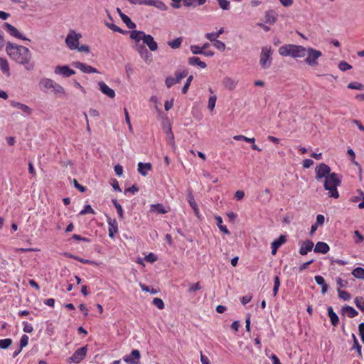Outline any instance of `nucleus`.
I'll use <instances>...</instances> for the list:
<instances>
[{
  "mask_svg": "<svg viewBox=\"0 0 364 364\" xmlns=\"http://www.w3.org/2000/svg\"><path fill=\"white\" fill-rule=\"evenodd\" d=\"M73 65L75 68L80 70L82 72L85 73H98L96 68L81 62H74Z\"/></svg>",
  "mask_w": 364,
  "mask_h": 364,
  "instance_id": "9b49d317",
  "label": "nucleus"
},
{
  "mask_svg": "<svg viewBox=\"0 0 364 364\" xmlns=\"http://www.w3.org/2000/svg\"><path fill=\"white\" fill-rule=\"evenodd\" d=\"M154 6L159 9H164L165 4L159 0H141V5Z\"/></svg>",
  "mask_w": 364,
  "mask_h": 364,
  "instance_id": "5701e85b",
  "label": "nucleus"
},
{
  "mask_svg": "<svg viewBox=\"0 0 364 364\" xmlns=\"http://www.w3.org/2000/svg\"><path fill=\"white\" fill-rule=\"evenodd\" d=\"M215 218L216 220L217 225H218V228L220 229V230L226 235H230V232L228 230V229L227 228V227L225 225H223L222 218L220 216L218 215V216H215Z\"/></svg>",
  "mask_w": 364,
  "mask_h": 364,
  "instance_id": "473e14b6",
  "label": "nucleus"
},
{
  "mask_svg": "<svg viewBox=\"0 0 364 364\" xmlns=\"http://www.w3.org/2000/svg\"><path fill=\"white\" fill-rule=\"evenodd\" d=\"M342 314L347 315L349 318H354L358 314V312L353 307L346 306L342 309Z\"/></svg>",
  "mask_w": 364,
  "mask_h": 364,
  "instance_id": "a878e982",
  "label": "nucleus"
},
{
  "mask_svg": "<svg viewBox=\"0 0 364 364\" xmlns=\"http://www.w3.org/2000/svg\"><path fill=\"white\" fill-rule=\"evenodd\" d=\"M10 105L13 107H16L22 111V112L26 115H30L32 113V109L26 105L18 102L14 100L10 101Z\"/></svg>",
  "mask_w": 364,
  "mask_h": 364,
  "instance_id": "f3484780",
  "label": "nucleus"
},
{
  "mask_svg": "<svg viewBox=\"0 0 364 364\" xmlns=\"http://www.w3.org/2000/svg\"><path fill=\"white\" fill-rule=\"evenodd\" d=\"M140 359V352L138 350H133L130 356L125 355L123 360L128 364H138Z\"/></svg>",
  "mask_w": 364,
  "mask_h": 364,
  "instance_id": "f8f14e48",
  "label": "nucleus"
},
{
  "mask_svg": "<svg viewBox=\"0 0 364 364\" xmlns=\"http://www.w3.org/2000/svg\"><path fill=\"white\" fill-rule=\"evenodd\" d=\"M220 7L223 10H229L230 7V2L228 0H217Z\"/></svg>",
  "mask_w": 364,
  "mask_h": 364,
  "instance_id": "de8ad7c7",
  "label": "nucleus"
},
{
  "mask_svg": "<svg viewBox=\"0 0 364 364\" xmlns=\"http://www.w3.org/2000/svg\"><path fill=\"white\" fill-rule=\"evenodd\" d=\"M353 346L352 349L355 348L356 350V351L358 352V355L360 357H362L361 346L359 344V343L354 334H353Z\"/></svg>",
  "mask_w": 364,
  "mask_h": 364,
  "instance_id": "c03bdc74",
  "label": "nucleus"
},
{
  "mask_svg": "<svg viewBox=\"0 0 364 364\" xmlns=\"http://www.w3.org/2000/svg\"><path fill=\"white\" fill-rule=\"evenodd\" d=\"M55 95L61 94L65 95V90L60 84L55 82L53 88H52Z\"/></svg>",
  "mask_w": 364,
  "mask_h": 364,
  "instance_id": "58836bf2",
  "label": "nucleus"
},
{
  "mask_svg": "<svg viewBox=\"0 0 364 364\" xmlns=\"http://www.w3.org/2000/svg\"><path fill=\"white\" fill-rule=\"evenodd\" d=\"M330 250L328 245L324 242H318L314 247V252L316 253L326 254Z\"/></svg>",
  "mask_w": 364,
  "mask_h": 364,
  "instance_id": "412c9836",
  "label": "nucleus"
},
{
  "mask_svg": "<svg viewBox=\"0 0 364 364\" xmlns=\"http://www.w3.org/2000/svg\"><path fill=\"white\" fill-rule=\"evenodd\" d=\"M272 51L271 47H264L260 54L259 63L262 68L266 69L271 65V55Z\"/></svg>",
  "mask_w": 364,
  "mask_h": 364,
  "instance_id": "423d86ee",
  "label": "nucleus"
},
{
  "mask_svg": "<svg viewBox=\"0 0 364 364\" xmlns=\"http://www.w3.org/2000/svg\"><path fill=\"white\" fill-rule=\"evenodd\" d=\"M223 83L226 89L232 90L236 87L237 81L231 77H226L223 79Z\"/></svg>",
  "mask_w": 364,
  "mask_h": 364,
  "instance_id": "4be33fe9",
  "label": "nucleus"
},
{
  "mask_svg": "<svg viewBox=\"0 0 364 364\" xmlns=\"http://www.w3.org/2000/svg\"><path fill=\"white\" fill-rule=\"evenodd\" d=\"M191 50L193 54H202L203 53V48L198 46H191Z\"/></svg>",
  "mask_w": 364,
  "mask_h": 364,
  "instance_id": "052dcab7",
  "label": "nucleus"
},
{
  "mask_svg": "<svg viewBox=\"0 0 364 364\" xmlns=\"http://www.w3.org/2000/svg\"><path fill=\"white\" fill-rule=\"evenodd\" d=\"M348 88L351 90H364V85L358 82H352L348 85Z\"/></svg>",
  "mask_w": 364,
  "mask_h": 364,
  "instance_id": "4c0bfd02",
  "label": "nucleus"
},
{
  "mask_svg": "<svg viewBox=\"0 0 364 364\" xmlns=\"http://www.w3.org/2000/svg\"><path fill=\"white\" fill-rule=\"evenodd\" d=\"M87 354V347L84 346L77 349L73 355L68 358V361L70 363H79L81 360H82Z\"/></svg>",
  "mask_w": 364,
  "mask_h": 364,
  "instance_id": "0eeeda50",
  "label": "nucleus"
},
{
  "mask_svg": "<svg viewBox=\"0 0 364 364\" xmlns=\"http://www.w3.org/2000/svg\"><path fill=\"white\" fill-rule=\"evenodd\" d=\"M55 74L60 75L63 77H70L75 73V70L70 69L68 65H58L55 68Z\"/></svg>",
  "mask_w": 364,
  "mask_h": 364,
  "instance_id": "1a4fd4ad",
  "label": "nucleus"
},
{
  "mask_svg": "<svg viewBox=\"0 0 364 364\" xmlns=\"http://www.w3.org/2000/svg\"><path fill=\"white\" fill-rule=\"evenodd\" d=\"M151 169L152 166L150 163L139 162L138 164V171L143 176H147L148 172L150 171Z\"/></svg>",
  "mask_w": 364,
  "mask_h": 364,
  "instance_id": "aec40b11",
  "label": "nucleus"
},
{
  "mask_svg": "<svg viewBox=\"0 0 364 364\" xmlns=\"http://www.w3.org/2000/svg\"><path fill=\"white\" fill-rule=\"evenodd\" d=\"M150 210L159 214H166L168 211L161 203L151 205Z\"/></svg>",
  "mask_w": 364,
  "mask_h": 364,
  "instance_id": "c85d7f7f",
  "label": "nucleus"
},
{
  "mask_svg": "<svg viewBox=\"0 0 364 364\" xmlns=\"http://www.w3.org/2000/svg\"><path fill=\"white\" fill-rule=\"evenodd\" d=\"M188 75L187 70H183L181 72H176L175 73V79L177 82V83H179L182 79L186 77Z\"/></svg>",
  "mask_w": 364,
  "mask_h": 364,
  "instance_id": "49530a36",
  "label": "nucleus"
},
{
  "mask_svg": "<svg viewBox=\"0 0 364 364\" xmlns=\"http://www.w3.org/2000/svg\"><path fill=\"white\" fill-rule=\"evenodd\" d=\"M121 18L122 21L126 24L128 28L134 29L136 28V24L126 14L121 15Z\"/></svg>",
  "mask_w": 364,
  "mask_h": 364,
  "instance_id": "72a5a7b5",
  "label": "nucleus"
},
{
  "mask_svg": "<svg viewBox=\"0 0 364 364\" xmlns=\"http://www.w3.org/2000/svg\"><path fill=\"white\" fill-rule=\"evenodd\" d=\"M292 48L293 44H287L282 46L279 48V53L282 56H291Z\"/></svg>",
  "mask_w": 364,
  "mask_h": 364,
  "instance_id": "393cba45",
  "label": "nucleus"
},
{
  "mask_svg": "<svg viewBox=\"0 0 364 364\" xmlns=\"http://www.w3.org/2000/svg\"><path fill=\"white\" fill-rule=\"evenodd\" d=\"M144 44H146L150 50L155 51L158 48L157 43L154 41V38L149 35L146 34L143 41Z\"/></svg>",
  "mask_w": 364,
  "mask_h": 364,
  "instance_id": "6ab92c4d",
  "label": "nucleus"
},
{
  "mask_svg": "<svg viewBox=\"0 0 364 364\" xmlns=\"http://www.w3.org/2000/svg\"><path fill=\"white\" fill-rule=\"evenodd\" d=\"M136 50L140 54L141 57L143 58H146L149 56V52L146 47L144 45H138L136 46Z\"/></svg>",
  "mask_w": 364,
  "mask_h": 364,
  "instance_id": "e433bc0d",
  "label": "nucleus"
},
{
  "mask_svg": "<svg viewBox=\"0 0 364 364\" xmlns=\"http://www.w3.org/2000/svg\"><path fill=\"white\" fill-rule=\"evenodd\" d=\"M314 242L311 240H306L300 242L299 254L306 255L311 252L314 247Z\"/></svg>",
  "mask_w": 364,
  "mask_h": 364,
  "instance_id": "ddd939ff",
  "label": "nucleus"
},
{
  "mask_svg": "<svg viewBox=\"0 0 364 364\" xmlns=\"http://www.w3.org/2000/svg\"><path fill=\"white\" fill-rule=\"evenodd\" d=\"M4 30L9 33L11 36H14L16 38L23 40V41H29L28 38L24 37L16 28L9 23H4Z\"/></svg>",
  "mask_w": 364,
  "mask_h": 364,
  "instance_id": "6e6552de",
  "label": "nucleus"
},
{
  "mask_svg": "<svg viewBox=\"0 0 364 364\" xmlns=\"http://www.w3.org/2000/svg\"><path fill=\"white\" fill-rule=\"evenodd\" d=\"M193 79V75H190L187 78L186 82V84L183 85V87L182 88V93L183 94H186L188 92V90L189 88V86H190Z\"/></svg>",
  "mask_w": 364,
  "mask_h": 364,
  "instance_id": "5fc2aeb1",
  "label": "nucleus"
},
{
  "mask_svg": "<svg viewBox=\"0 0 364 364\" xmlns=\"http://www.w3.org/2000/svg\"><path fill=\"white\" fill-rule=\"evenodd\" d=\"M205 38L210 41L211 42L214 43L215 41H217L218 34L215 33H208L205 34Z\"/></svg>",
  "mask_w": 364,
  "mask_h": 364,
  "instance_id": "680f3d73",
  "label": "nucleus"
},
{
  "mask_svg": "<svg viewBox=\"0 0 364 364\" xmlns=\"http://www.w3.org/2000/svg\"><path fill=\"white\" fill-rule=\"evenodd\" d=\"M0 70L6 74V76H10L9 65L6 58H0Z\"/></svg>",
  "mask_w": 364,
  "mask_h": 364,
  "instance_id": "7c9ffc66",
  "label": "nucleus"
},
{
  "mask_svg": "<svg viewBox=\"0 0 364 364\" xmlns=\"http://www.w3.org/2000/svg\"><path fill=\"white\" fill-rule=\"evenodd\" d=\"M287 241L286 236L281 235L277 239L274 240L271 244L272 255H275L277 250Z\"/></svg>",
  "mask_w": 364,
  "mask_h": 364,
  "instance_id": "4468645a",
  "label": "nucleus"
},
{
  "mask_svg": "<svg viewBox=\"0 0 364 364\" xmlns=\"http://www.w3.org/2000/svg\"><path fill=\"white\" fill-rule=\"evenodd\" d=\"M216 100L217 97L215 95L210 96L209 97L208 107L210 110H213L215 108Z\"/></svg>",
  "mask_w": 364,
  "mask_h": 364,
  "instance_id": "6e6d98bb",
  "label": "nucleus"
},
{
  "mask_svg": "<svg viewBox=\"0 0 364 364\" xmlns=\"http://www.w3.org/2000/svg\"><path fill=\"white\" fill-rule=\"evenodd\" d=\"M306 55V48L302 46H297L293 44L291 50L292 58H303Z\"/></svg>",
  "mask_w": 364,
  "mask_h": 364,
  "instance_id": "2eb2a0df",
  "label": "nucleus"
},
{
  "mask_svg": "<svg viewBox=\"0 0 364 364\" xmlns=\"http://www.w3.org/2000/svg\"><path fill=\"white\" fill-rule=\"evenodd\" d=\"M355 304L356 306L363 312H364V298L362 296L356 297L355 299Z\"/></svg>",
  "mask_w": 364,
  "mask_h": 364,
  "instance_id": "a18cd8bd",
  "label": "nucleus"
},
{
  "mask_svg": "<svg viewBox=\"0 0 364 364\" xmlns=\"http://www.w3.org/2000/svg\"><path fill=\"white\" fill-rule=\"evenodd\" d=\"M206 2V0H184L183 5L186 7L196 8L203 5Z\"/></svg>",
  "mask_w": 364,
  "mask_h": 364,
  "instance_id": "cd10ccee",
  "label": "nucleus"
},
{
  "mask_svg": "<svg viewBox=\"0 0 364 364\" xmlns=\"http://www.w3.org/2000/svg\"><path fill=\"white\" fill-rule=\"evenodd\" d=\"M75 259L82 263V264H92V265H95V266L99 265V264L95 261L83 259V258H81L77 256V257H75Z\"/></svg>",
  "mask_w": 364,
  "mask_h": 364,
  "instance_id": "09e8293b",
  "label": "nucleus"
},
{
  "mask_svg": "<svg viewBox=\"0 0 364 364\" xmlns=\"http://www.w3.org/2000/svg\"><path fill=\"white\" fill-rule=\"evenodd\" d=\"M306 55L307 56L305 59V63L311 67H315L318 65V59L322 55V53L320 50L309 47L306 48Z\"/></svg>",
  "mask_w": 364,
  "mask_h": 364,
  "instance_id": "20e7f679",
  "label": "nucleus"
},
{
  "mask_svg": "<svg viewBox=\"0 0 364 364\" xmlns=\"http://www.w3.org/2000/svg\"><path fill=\"white\" fill-rule=\"evenodd\" d=\"M145 260L149 262H154L157 260V257L154 253L151 252L145 257Z\"/></svg>",
  "mask_w": 364,
  "mask_h": 364,
  "instance_id": "e2e57ef3",
  "label": "nucleus"
},
{
  "mask_svg": "<svg viewBox=\"0 0 364 364\" xmlns=\"http://www.w3.org/2000/svg\"><path fill=\"white\" fill-rule=\"evenodd\" d=\"M338 68L342 71H347L352 68V66L346 61H341L338 64Z\"/></svg>",
  "mask_w": 364,
  "mask_h": 364,
  "instance_id": "603ef678",
  "label": "nucleus"
},
{
  "mask_svg": "<svg viewBox=\"0 0 364 364\" xmlns=\"http://www.w3.org/2000/svg\"><path fill=\"white\" fill-rule=\"evenodd\" d=\"M188 63L191 65H198L201 68H205L207 65L205 62L201 61L198 57H191L188 58Z\"/></svg>",
  "mask_w": 364,
  "mask_h": 364,
  "instance_id": "2f4dec72",
  "label": "nucleus"
},
{
  "mask_svg": "<svg viewBox=\"0 0 364 364\" xmlns=\"http://www.w3.org/2000/svg\"><path fill=\"white\" fill-rule=\"evenodd\" d=\"M341 184V178L338 173L334 172L323 180L324 189L328 191V196L331 198H338L339 197L338 187L340 186Z\"/></svg>",
  "mask_w": 364,
  "mask_h": 364,
  "instance_id": "f03ea898",
  "label": "nucleus"
},
{
  "mask_svg": "<svg viewBox=\"0 0 364 364\" xmlns=\"http://www.w3.org/2000/svg\"><path fill=\"white\" fill-rule=\"evenodd\" d=\"M352 275L357 279H364V268L356 267L352 271Z\"/></svg>",
  "mask_w": 364,
  "mask_h": 364,
  "instance_id": "c9c22d12",
  "label": "nucleus"
},
{
  "mask_svg": "<svg viewBox=\"0 0 364 364\" xmlns=\"http://www.w3.org/2000/svg\"><path fill=\"white\" fill-rule=\"evenodd\" d=\"M188 202L191 208L197 205V203L194 199V196L192 193H190L188 195Z\"/></svg>",
  "mask_w": 364,
  "mask_h": 364,
  "instance_id": "69168bd1",
  "label": "nucleus"
},
{
  "mask_svg": "<svg viewBox=\"0 0 364 364\" xmlns=\"http://www.w3.org/2000/svg\"><path fill=\"white\" fill-rule=\"evenodd\" d=\"M277 20V14L275 11L270 10L265 13V22L267 23L273 24Z\"/></svg>",
  "mask_w": 364,
  "mask_h": 364,
  "instance_id": "b1692460",
  "label": "nucleus"
},
{
  "mask_svg": "<svg viewBox=\"0 0 364 364\" xmlns=\"http://www.w3.org/2000/svg\"><path fill=\"white\" fill-rule=\"evenodd\" d=\"M55 82L50 78H42L39 82V87L42 91L46 92L48 89L53 88Z\"/></svg>",
  "mask_w": 364,
  "mask_h": 364,
  "instance_id": "a211bd4d",
  "label": "nucleus"
},
{
  "mask_svg": "<svg viewBox=\"0 0 364 364\" xmlns=\"http://www.w3.org/2000/svg\"><path fill=\"white\" fill-rule=\"evenodd\" d=\"M331 168L326 164L321 163L316 166L315 168V178L317 181H321L331 175Z\"/></svg>",
  "mask_w": 364,
  "mask_h": 364,
  "instance_id": "39448f33",
  "label": "nucleus"
},
{
  "mask_svg": "<svg viewBox=\"0 0 364 364\" xmlns=\"http://www.w3.org/2000/svg\"><path fill=\"white\" fill-rule=\"evenodd\" d=\"M348 154L350 156L351 162L361 170V166L358 161H355V154L352 149H348L347 151Z\"/></svg>",
  "mask_w": 364,
  "mask_h": 364,
  "instance_id": "a19ab883",
  "label": "nucleus"
},
{
  "mask_svg": "<svg viewBox=\"0 0 364 364\" xmlns=\"http://www.w3.org/2000/svg\"><path fill=\"white\" fill-rule=\"evenodd\" d=\"M13 343L11 338H4L0 340V348L7 349Z\"/></svg>",
  "mask_w": 364,
  "mask_h": 364,
  "instance_id": "ea45409f",
  "label": "nucleus"
},
{
  "mask_svg": "<svg viewBox=\"0 0 364 364\" xmlns=\"http://www.w3.org/2000/svg\"><path fill=\"white\" fill-rule=\"evenodd\" d=\"M177 84L175 77H168L166 79V85L168 87H172L173 85Z\"/></svg>",
  "mask_w": 364,
  "mask_h": 364,
  "instance_id": "0e129e2a",
  "label": "nucleus"
},
{
  "mask_svg": "<svg viewBox=\"0 0 364 364\" xmlns=\"http://www.w3.org/2000/svg\"><path fill=\"white\" fill-rule=\"evenodd\" d=\"M100 91L109 97V98H114L115 97V92L113 89L110 88L105 82L101 81L98 83Z\"/></svg>",
  "mask_w": 364,
  "mask_h": 364,
  "instance_id": "dca6fc26",
  "label": "nucleus"
},
{
  "mask_svg": "<svg viewBox=\"0 0 364 364\" xmlns=\"http://www.w3.org/2000/svg\"><path fill=\"white\" fill-rule=\"evenodd\" d=\"M328 314L331 320V323L333 326H336L338 324L339 318L337 314L333 311L331 306L328 308Z\"/></svg>",
  "mask_w": 364,
  "mask_h": 364,
  "instance_id": "c756f323",
  "label": "nucleus"
},
{
  "mask_svg": "<svg viewBox=\"0 0 364 364\" xmlns=\"http://www.w3.org/2000/svg\"><path fill=\"white\" fill-rule=\"evenodd\" d=\"M95 213H96L95 212V210L92 209V208L90 205H85L84 208L80 212V215H84L86 214L95 215Z\"/></svg>",
  "mask_w": 364,
  "mask_h": 364,
  "instance_id": "37998d69",
  "label": "nucleus"
},
{
  "mask_svg": "<svg viewBox=\"0 0 364 364\" xmlns=\"http://www.w3.org/2000/svg\"><path fill=\"white\" fill-rule=\"evenodd\" d=\"M359 335L360 338L364 343V323H361L358 326Z\"/></svg>",
  "mask_w": 364,
  "mask_h": 364,
  "instance_id": "774afa93",
  "label": "nucleus"
},
{
  "mask_svg": "<svg viewBox=\"0 0 364 364\" xmlns=\"http://www.w3.org/2000/svg\"><path fill=\"white\" fill-rule=\"evenodd\" d=\"M201 288L202 287H201V286L200 284V282H197L196 284H191L190 286V287H189L188 291H189V292H194V291H196L197 290H200Z\"/></svg>",
  "mask_w": 364,
  "mask_h": 364,
  "instance_id": "338daca9",
  "label": "nucleus"
},
{
  "mask_svg": "<svg viewBox=\"0 0 364 364\" xmlns=\"http://www.w3.org/2000/svg\"><path fill=\"white\" fill-rule=\"evenodd\" d=\"M152 304L156 306L159 309H163L164 308V303L160 298H154L152 301Z\"/></svg>",
  "mask_w": 364,
  "mask_h": 364,
  "instance_id": "3c124183",
  "label": "nucleus"
},
{
  "mask_svg": "<svg viewBox=\"0 0 364 364\" xmlns=\"http://www.w3.org/2000/svg\"><path fill=\"white\" fill-rule=\"evenodd\" d=\"M107 222L108 224L109 237L114 238L115 234L118 232L117 221L115 219H112L111 218L107 217Z\"/></svg>",
  "mask_w": 364,
  "mask_h": 364,
  "instance_id": "9d476101",
  "label": "nucleus"
},
{
  "mask_svg": "<svg viewBox=\"0 0 364 364\" xmlns=\"http://www.w3.org/2000/svg\"><path fill=\"white\" fill-rule=\"evenodd\" d=\"M146 35L144 31L134 30L130 33V38L136 42H139L141 40L144 41Z\"/></svg>",
  "mask_w": 364,
  "mask_h": 364,
  "instance_id": "bb28decb",
  "label": "nucleus"
},
{
  "mask_svg": "<svg viewBox=\"0 0 364 364\" xmlns=\"http://www.w3.org/2000/svg\"><path fill=\"white\" fill-rule=\"evenodd\" d=\"M213 46L217 49H218L219 50H221V51H223L225 49V44L223 41H219V40L215 41L213 43Z\"/></svg>",
  "mask_w": 364,
  "mask_h": 364,
  "instance_id": "13d9d810",
  "label": "nucleus"
},
{
  "mask_svg": "<svg viewBox=\"0 0 364 364\" xmlns=\"http://www.w3.org/2000/svg\"><path fill=\"white\" fill-rule=\"evenodd\" d=\"M139 286H140L141 290L144 291L150 292L152 294H155L157 293V291L156 289H151L149 288V287L146 286L144 284L140 283Z\"/></svg>",
  "mask_w": 364,
  "mask_h": 364,
  "instance_id": "4d7b16f0",
  "label": "nucleus"
},
{
  "mask_svg": "<svg viewBox=\"0 0 364 364\" xmlns=\"http://www.w3.org/2000/svg\"><path fill=\"white\" fill-rule=\"evenodd\" d=\"M112 203L117 211L119 218L122 219L124 218V213L122 205L117 201V200H112Z\"/></svg>",
  "mask_w": 364,
  "mask_h": 364,
  "instance_id": "79ce46f5",
  "label": "nucleus"
},
{
  "mask_svg": "<svg viewBox=\"0 0 364 364\" xmlns=\"http://www.w3.org/2000/svg\"><path fill=\"white\" fill-rule=\"evenodd\" d=\"M6 52L11 60L18 64L24 65L27 70L33 68V64L31 63L32 53L28 48L8 42L6 45Z\"/></svg>",
  "mask_w": 364,
  "mask_h": 364,
  "instance_id": "f257e3e1",
  "label": "nucleus"
},
{
  "mask_svg": "<svg viewBox=\"0 0 364 364\" xmlns=\"http://www.w3.org/2000/svg\"><path fill=\"white\" fill-rule=\"evenodd\" d=\"M81 38L82 35L80 33H77L73 29L70 30L65 38V43L68 48L70 50L77 49Z\"/></svg>",
  "mask_w": 364,
  "mask_h": 364,
  "instance_id": "7ed1b4c3",
  "label": "nucleus"
},
{
  "mask_svg": "<svg viewBox=\"0 0 364 364\" xmlns=\"http://www.w3.org/2000/svg\"><path fill=\"white\" fill-rule=\"evenodd\" d=\"M29 337L27 335H23L21 337L19 347L23 349V348L26 347L28 343Z\"/></svg>",
  "mask_w": 364,
  "mask_h": 364,
  "instance_id": "864d4df0",
  "label": "nucleus"
},
{
  "mask_svg": "<svg viewBox=\"0 0 364 364\" xmlns=\"http://www.w3.org/2000/svg\"><path fill=\"white\" fill-rule=\"evenodd\" d=\"M338 296L341 299H343L344 301H347L350 299V294L346 291H343V290H341L340 289H338Z\"/></svg>",
  "mask_w": 364,
  "mask_h": 364,
  "instance_id": "8fccbe9b",
  "label": "nucleus"
},
{
  "mask_svg": "<svg viewBox=\"0 0 364 364\" xmlns=\"http://www.w3.org/2000/svg\"><path fill=\"white\" fill-rule=\"evenodd\" d=\"M182 42H183V38L178 37L173 41H168L167 42V43L171 48L177 49L181 47Z\"/></svg>",
  "mask_w": 364,
  "mask_h": 364,
  "instance_id": "f704fd0d",
  "label": "nucleus"
},
{
  "mask_svg": "<svg viewBox=\"0 0 364 364\" xmlns=\"http://www.w3.org/2000/svg\"><path fill=\"white\" fill-rule=\"evenodd\" d=\"M354 235L356 237V239L355 240V242L356 244L361 243L364 240L363 235H361V233L358 230H355L354 232Z\"/></svg>",
  "mask_w": 364,
  "mask_h": 364,
  "instance_id": "bf43d9fd",
  "label": "nucleus"
}]
</instances>
